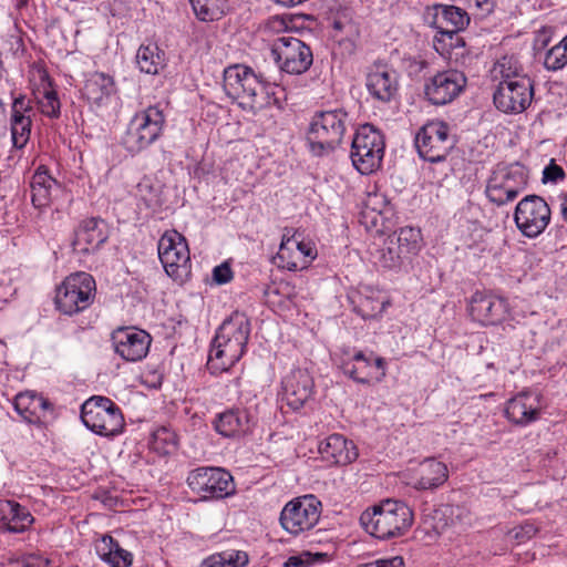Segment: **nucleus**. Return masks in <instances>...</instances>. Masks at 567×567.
I'll use <instances>...</instances> for the list:
<instances>
[{
    "instance_id": "5fc2aeb1",
    "label": "nucleus",
    "mask_w": 567,
    "mask_h": 567,
    "mask_svg": "<svg viewBox=\"0 0 567 567\" xmlns=\"http://www.w3.org/2000/svg\"><path fill=\"white\" fill-rule=\"evenodd\" d=\"M298 251H300V257L302 261H305V268L317 257V249L311 241H305L297 239Z\"/></svg>"
},
{
    "instance_id": "680f3d73",
    "label": "nucleus",
    "mask_w": 567,
    "mask_h": 567,
    "mask_svg": "<svg viewBox=\"0 0 567 567\" xmlns=\"http://www.w3.org/2000/svg\"><path fill=\"white\" fill-rule=\"evenodd\" d=\"M29 0H17V8L21 9L28 4Z\"/></svg>"
},
{
    "instance_id": "bb28decb",
    "label": "nucleus",
    "mask_w": 567,
    "mask_h": 567,
    "mask_svg": "<svg viewBox=\"0 0 567 567\" xmlns=\"http://www.w3.org/2000/svg\"><path fill=\"white\" fill-rule=\"evenodd\" d=\"M322 458L336 465H347L358 457L357 446L341 434H332L319 444Z\"/></svg>"
},
{
    "instance_id": "37998d69",
    "label": "nucleus",
    "mask_w": 567,
    "mask_h": 567,
    "mask_svg": "<svg viewBox=\"0 0 567 567\" xmlns=\"http://www.w3.org/2000/svg\"><path fill=\"white\" fill-rule=\"evenodd\" d=\"M195 16L200 21H213L216 18V10L210 3L212 0H189Z\"/></svg>"
},
{
    "instance_id": "f03ea898",
    "label": "nucleus",
    "mask_w": 567,
    "mask_h": 567,
    "mask_svg": "<svg viewBox=\"0 0 567 567\" xmlns=\"http://www.w3.org/2000/svg\"><path fill=\"white\" fill-rule=\"evenodd\" d=\"M360 523L367 533L379 539L405 534L413 523L412 509L401 501L385 499L364 511Z\"/></svg>"
},
{
    "instance_id": "7ed1b4c3",
    "label": "nucleus",
    "mask_w": 567,
    "mask_h": 567,
    "mask_svg": "<svg viewBox=\"0 0 567 567\" xmlns=\"http://www.w3.org/2000/svg\"><path fill=\"white\" fill-rule=\"evenodd\" d=\"M349 125V114L343 109L316 112L307 131L311 153L323 156L333 152L342 143Z\"/></svg>"
},
{
    "instance_id": "393cba45",
    "label": "nucleus",
    "mask_w": 567,
    "mask_h": 567,
    "mask_svg": "<svg viewBox=\"0 0 567 567\" xmlns=\"http://www.w3.org/2000/svg\"><path fill=\"white\" fill-rule=\"evenodd\" d=\"M29 105L24 96L14 97L11 107L10 131L13 147L21 150L30 140L32 121Z\"/></svg>"
},
{
    "instance_id": "473e14b6",
    "label": "nucleus",
    "mask_w": 567,
    "mask_h": 567,
    "mask_svg": "<svg viewBox=\"0 0 567 567\" xmlns=\"http://www.w3.org/2000/svg\"><path fill=\"white\" fill-rule=\"evenodd\" d=\"M298 251L297 238L284 235L276 259L278 266L289 271L302 270L305 268L303 257Z\"/></svg>"
},
{
    "instance_id": "f8f14e48",
    "label": "nucleus",
    "mask_w": 567,
    "mask_h": 567,
    "mask_svg": "<svg viewBox=\"0 0 567 567\" xmlns=\"http://www.w3.org/2000/svg\"><path fill=\"white\" fill-rule=\"evenodd\" d=\"M271 56L279 69L289 74H302L313 62L311 49L298 38H277L271 45Z\"/></svg>"
},
{
    "instance_id": "ddd939ff",
    "label": "nucleus",
    "mask_w": 567,
    "mask_h": 567,
    "mask_svg": "<svg viewBox=\"0 0 567 567\" xmlns=\"http://www.w3.org/2000/svg\"><path fill=\"white\" fill-rule=\"evenodd\" d=\"M551 210L547 202L538 195H527L518 202L514 221L518 230L528 238H536L550 223Z\"/></svg>"
},
{
    "instance_id": "bf43d9fd",
    "label": "nucleus",
    "mask_w": 567,
    "mask_h": 567,
    "mask_svg": "<svg viewBox=\"0 0 567 567\" xmlns=\"http://www.w3.org/2000/svg\"><path fill=\"white\" fill-rule=\"evenodd\" d=\"M560 215L563 219L567 223V192L560 195Z\"/></svg>"
},
{
    "instance_id": "c85d7f7f",
    "label": "nucleus",
    "mask_w": 567,
    "mask_h": 567,
    "mask_svg": "<svg viewBox=\"0 0 567 567\" xmlns=\"http://www.w3.org/2000/svg\"><path fill=\"white\" fill-rule=\"evenodd\" d=\"M413 487L417 491H433L441 487L449 478L445 463L434 457L425 458L415 471Z\"/></svg>"
},
{
    "instance_id": "20e7f679",
    "label": "nucleus",
    "mask_w": 567,
    "mask_h": 567,
    "mask_svg": "<svg viewBox=\"0 0 567 567\" xmlns=\"http://www.w3.org/2000/svg\"><path fill=\"white\" fill-rule=\"evenodd\" d=\"M527 183V172L518 162L497 164L487 179L485 195L491 203L503 206L514 202Z\"/></svg>"
},
{
    "instance_id": "9b49d317",
    "label": "nucleus",
    "mask_w": 567,
    "mask_h": 567,
    "mask_svg": "<svg viewBox=\"0 0 567 567\" xmlns=\"http://www.w3.org/2000/svg\"><path fill=\"white\" fill-rule=\"evenodd\" d=\"M158 257L166 274L183 281L190 274V257L186 239L176 230L166 231L158 241Z\"/></svg>"
},
{
    "instance_id": "4c0bfd02",
    "label": "nucleus",
    "mask_w": 567,
    "mask_h": 567,
    "mask_svg": "<svg viewBox=\"0 0 567 567\" xmlns=\"http://www.w3.org/2000/svg\"><path fill=\"white\" fill-rule=\"evenodd\" d=\"M140 70L147 74H157L163 66V59L156 45H141L136 53Z\"/></svg>"
},
{
    "instance_id": "9d476101",
    "label": "nucleus",
    "mask_w": 567,
    "mask_h": 567,
    "mask_svg": "<svg viewBox=\"0 0 567 567\" xmlns=\"http://www.w3.org/2000/svg\"><path fill=\"white\" fill-rule=\"evenodd\" d=\"M321 502L312 494L295 497L280 512V526L290 535L298 536L311 530L319 522Z\"/></svg>"
},
{
    "instance_id": "49530a36",
    "label": "nucleus",
    "mask_w": 567,
    "mask_h": 567,
    "mask_svg": "<svg viewBox=\"0 0 567 567\" xmlns=\"http://www.w3.org/2000/svg\"><path fill=\"white\" fill-rule=\"evenodd\" d=\"M8 561L10 565H18L19 567H47L49 559L38 555H30L25 558L9 557Z\"/></svg>"
},
{
    "instance_id": "6e6552de",
    "label": "nucleus",
    "mask_w": 567,
    "mask_h": 567,
    "mask_svg": "<svg viewBox=\"0 0 567 567\" xmlns=\"http://www.w3.org/2000/svg\"><path fill=\"white\" fill-rule=\"evenodd\" d=\"M266 81L252 69L235 64L224 71V90L226 94L243 107L252 109L257 96L266 89Z\"/></svg>"
},
{
    "instance_id": "f704fd0d",
    "label": "nucleus",
    "mask_w": 567,
    "mask_h": 567,
    "mask_svg": "<svg viewBox=\"0 0 567 567\" xmlns=\"http://www.w3.org/2000/svg\"><path fill=\"white\" fill-rule=\"evenodd\" d=\"M249 561L248 554L239 549H226L205 558L200 567H246Z\"/></svg>"
},
{
    "instance_id": "a19ab883",
    "label": "nucleus",
    "mask_w": 567,
    "mask_h": 567,
    "mask_svg": "<svg viewBox=\"0 0 567 567\" xmlns=\"http://www.w3.org/2000/svg\"><path fill=\"white\" fill-rule=\"evenodd\" d=\"M39 109L41 113L51 118L60 116V101L56 92L52 87H45L42 92V96L38 99Z\"/></svg>"
},
{
    "instance_id": "69168bd1",
    "label": "nucleus",
    "mask_w": 567,
    "mask_h": 567,
    "mask_svg": "<svg viewBox=\"0 0 567 567\" xmlns=\"http://www.w3.org/2000/svg\"><path fill=\"white\" fill-rule=\"evenodd\" d=\"M520 532L515 533V538H519Z\"/></svg>"
},
{
    "instance_id": "864d4df0",
    "label": "nucleus",
    "mask_w": 567,
    "mask_h": 567,
    "mask_svg": "<svg viewBox=\"0 0 567 567\" xmlns=\"http://www.w3.org/2000/svg\"><path fill=\"white\" fill-rule=\"evenodd\" d=\"M31 200L37 208L45 207L51 200V190L41 187H31Z\"/></svg>"
},
{
    "instance_id": "2eb2a0df",
    "label": "nucleus",
    "mask_w": 567,
    "mask_h": 567,
    "mask_svg": "<svg viewBox=\"0 0 567 567\" xmlns=\"http://www.w3.org/2000/svg\"><path fill=\"white\" fill-rule=\"evenodd\" d=\"M419 155L431 163L443 162L454 147L446 123L432 121L423 125L415 136Z\"/></svg>"
},
{
    "instance_id": "603ef678",
    "label": "nucleus",
    "mask_w": 567,
    "mask_h": 567,
    "mask_svg": "<svg viewBox=\"0 0 567 567\" xmlns=\"http://www.w3.org/2000/svg\"><path fill=\"white\" fill-rule=\"evenodd\" d=\"M233 270L227 261L213 269V280L217 285L228 284L233 279Z\"/></svg>"
},
{
    "instance_id": "b1692460",
    "label": "nucleus",
    "mask_w": 567,
    "mask_h": 567,
    "mask_svg": "<svg viewBox=\"0 0 567 567\" xmlns=\"http://www.w3.org/2000/svg\"><path fill=\"white\" fill-rule=\"evenodd\" d=\"M313 379L306 369L292 370L282 381L284 398L295 411L301 409L313 394Z\"/></svg>"
},
{
    "instance_id": "7c9ffc66",
    "label": "nucleus",
    "mask_w": 567,
    "mask_h": 567,
    "mask_svg": "<svg viewBox=\"0 0 567 567\" xmlns=\"http://www.w3.org/2000/svg\"><path fill=\"white\" fill-rule=\"evenodd\" d=\"M214 427L225 437H237L250 430L249 414L246 410L231 409L218 414Z\"/></svg>"
},
{
    "instance_id": "72a5a7b5",
    "label": "nucleus",
    "mask_w": 567,
    "mask_h": 567,
    "mask_svg": "<svg viewBox=\"0 0 567 567\" xmlns=\"http://www.w3.org/2000/svg\"><path fill=\"white\" fill-rule=\"evenodd\" d=\"M390 236L393 239L392 243L398 244L409 259L417 255L423 246L421 230L415 227H401Z\"/></svg>"
},
{
    "instance_id": "58836bf2",
    "label": "nucleus",
    "mask_w": 567,
    "mask_h": 567,
    "mask_svg": "<svg viewBox=\"0 0 567 567\" xmlns=\"http://www.w3.org/2000/svg\"><path fill=\"white\" fill-rule=\"evenodd\" d=\"M151 446L159 454H171L177 447V435L168 427H158L153 432Z\"/></svg>"
},
{
    "instance_id": "e433bc0d",
    "label": "nucleus",
    "mask_w": 567,
    "mask_h": 567,
    "mask_svg": "<svg viewBox=\"0 0 567 567\" xmlns=\"http://www.w3.org/2000/svg\"><path fill=\"white\" fill-rule=\"evenodd\" d=\"M392 241V237L389 236L384 246L380 248L374 256L375 262L388 269L399 268L405 259H409L398 244H393Z\"/></svg>"
},
{
    "instance_id": "de8ad7c7",
    "label": "nucleus",
    "mask_w": 567,
    "mask_h": 567,
    "mask_svg": "<svg viewBox=\"0 0 567 567\" xmlns=\"http://www.w3.org/2000/svg\"><path fill=\"white\" fill-rule=\"evenodd\" d=\"M54 185H56V181L43 167H39L32 176L30 187H41L51 190Z\"/></svg>"
},
{
    "instance_id": "13d9d810",
    "label": "nucleus",
    "mask_w": 567,
    "mask_h": 567,
    "mask_svg": "<svg viewBox=\"0 0 567 567\" xmlns=\"http://www.w3.org/2000/svg\"><path fill=\"white\" fill-rule=\"evenodd\" d=\"M305 559L302 558V556H290L286 563H285V567H301L305 565Z\"/></svg>"
},
{
    "instance_id": "a211bd4d",
    "label": "nucleus",
    "mask_w": 567,
    "mask_h": 567,
    "mask_svg": "<svg viewBox=\"0 0 567 567\" xmlns=\"http://www.w3.org/2000/svg\"><path fill=\"white\" fill-rule=\"evenodd\" d=\"M112 347L123 360L136 362L148 353L152 337L145 331L131 327H120L111 334Z\"/></svg>"
},
{
    "instance_id": "39448f33",
    "label": "nucleus",
    "mask_w": 567,
    "mask_h": 567,
    "mask_svg": "<svg viewBox=\"0 0 567 567\" xmlns=\"http://www.w3.org/2000/svg\"><path fill=\"white\" fill-rule=\"evenodd\" d=\"M96 284L87 272H75L68 276L55 291L56 309L68 316L87 309L95 299Z\"/></svg>"
},
{
    "instance_id": "f257e3e1",
    "label": "nucleus",
    "mask_w": 567,
    "mask_h": 567,
    "mask_svg": "<svg viewBox=\"0 0 567 567\" xmlns=\"http://www.w3.org/2000/svg\"><path fill=\"white\" fill-rule=\"evenodd\" d=\"M250 334V323L243 313H234L218 328L207 367L217 374L229 370L243 357Z\"/></svg>"
},
{
    "instance_id": "c9c22d12",
    "label": "nucleus",
    "mask_w": 567,
    "mask_h": 567,
    "mask_svg": "<svg viewBox=\"0 0 567 567\" xmlns=\"http://www.w3.org/2000/svg\"><path fill=\"white\" fill-rule=\"evenodd\" d=\"M491 74L494 81L505 83L516 81L519 78H529L523 73V68L514 56L501 58L492 68Z\"/></svg>"
},
{
    "instance_id": "79ce46f5",
    "label": "nucleus",
    "mask_w": 567,
    "mask_h": 567,
    "mask_svg": "<svg viewBox=\"0 0 567 567\" xmlns=\"http://www.w3.org/2000/svg\"><path fill=\"white\" fill-rule=\"evenodd\" d=\"M386 302L383 299L364 296L358 303V313L363 319H372L381 315L385 309Z\"/></svg>"
},
{
    "instance_id": "09e8293b",
    "label": "nucleus",
    "mask_w": 567,
    "mask_h": 567,
    "mask_svg": "<svg viewBox=\"0 0 567 567\" xmlns=\"http://www.w3.org/2000/svg\"><path fill=\"white\" fill-rule=\"evenodd\" d=\"M118 545L112 536L104 535L95 544V551L99 557L104 561L106 557L110 558L111 551Z\"/></svg>"
},
{
    "instance_id": "f3484780",
    "label": "nucleus",
    "mask_w": 567,
    "mask_h": 567,
    "mask_svg": "<svg viewBox=\"0 0 567 567\" xmlns=\"http://www.w3.org/2000/svg\"><path fill=\"white\" fill-rule=\"evenodd\" d=\"M467 79L458 70L450 69L437 72L424 84L425 99L433 105L453 102L466 87Z\"/></svg>"
},
{
    "instance_id": "cd10ccee",
    "label": "nucleus",
    "mask_w": 567,
    "mask_h": 567,
    "mask_svg": "<svg viewBox=\"0 0 567 567\" xmlns=\"http://www.w3.org/2000/svg\"><path fill=\"white\" fill-rule=\"evenodd\" d=\"M13 406L23 421L39 424L51 408V403L34 391H25L16 395Z\"/></svg>"
},
{
    "instance_id": "0e129e2a",
    "label": "nucleus",
    "mask_w": 567,
    "mask_h": 567,
    "mask_svg": "<svg viewBox=\"0 0 567 567\" xmlns=\"http://www.w3.org/2000/svg\"><path fill=\"white\" fill-rule=\"evenodd\" d=\"M1 564L2 566L19 567L18 565H10L8 559L6 561H2Z\"/></svg>"
},
{
    "instance_id": "4be33fe9",
    "label": "nucleus",
    "mask_w": 567,
    "mask_h": 567,
    "mask_svg": "<svg viewBox=\"0 0 567 567\" xmlns=\"http://www.w3.org/2000/svg\"><path fill=\"white\" fill-rule=\"evenodd\" d=\"M470 316L483 326L498 324L508 313V305L504 298L475 292L468 306Z\"/></svg>"
},
{
    "instance_id": "2f4dec72",
    "label": "nucleus",
    "mask_w": 567,
    "mask_h": 567,
    "mask_svg": "<svg viewBox=\"0 0 567 567\" xmlns=\"http://www.w3.org/2000/svg\"><path fill=\"white\" fill-rule=\"evenodd\" d=\"M435 23L442 33L453 35L470 23V17L458 7L441 6L436 9Z\"/></svg>"
},
{
    "instance_id": "052dcab7",
    "label": "nucleus",
    "mask_w": 567,
    "mask_h": 567,
    "mask_svg": "<svg viewBox=\"0 0 567 567\" xmlns=\"http://www.w3.org/2000/svg\"><path fill=\"white\" fill-rule=\"evenodd\" d=\"M520 532H523L527 537H530L536 530L532 525H527L525 527H520Z\"/></svg>"
},
{
    "instance_id": "5701e85b",
    "label": "nucleus",
    "mask_w": 567,
    "mask_h": 567,
    "mask_svg": "<svg viewBox=\"0 0 567 567\" xmlns=\"http://www.w3.org/2000/svg\"><path fill=\"white\" fill-rule=\"evenodd\" d=\"M109 238L105 220L91 217L83 219L74 230L73 249L80 254L96 251Z\"/></svg>"
},
{
    "instance_id": "a878e982",
    "label": "nucleus",
    "mask_w": 567,
    "mask_h": 567,
    "mask_svg": "<svg viewBox=\"0 0 567 567\" xmlns=\"http://www.w3.org/2000/svg\"><path fill=\"white\" fill-rule=\"evenodd\" d=\"M115 93L116 85L113 76L103 72L90 73L82 89V96L95 106L106 104Z\"/></svg>"
},
{
    "instance_id": "c756f323",
    "label": "nucleus",
    "mask_w": 567,
    "mask_h": 567,
    "mask_svg": "<svg viewBox=\"0 0 567 567\" xmlns=\"http://www.w3.org/2000/svg\"><path fill=\"white\" fill-rule=\"evenodd\" d=\"M34 522L31 513L19 503L0 499V529L9 533H23Z\"/></svg>"
},
{
    "instance_id": "3c124183",
    "label": "nucleus",
    "mask_w": 567,
    "mask_h": 567,
    "mask_svg": "<svg viewBox=\"0 0 567 567\" xmlns=\"http://www.w3.org/2000/svg\"><path fill=\"white\" fill-rule=\"evenodd\" d=\"M565 172L561 166L557 165L554 159L544 168L543 172V182L548 183H557L558 181L564 179Z\"/></svg>"
},
{
    "instance_id": "8fccbe9b",
    "label": "nucleus",
    "mask_w": 567,
    "mask_h": 567,
    "mask_svg": "<svg viewBox=\"0 0 567 567\" xmlns=\"http://www.w3.org/2000/svg\"><path fill=\"white\" fill-rule=\"evenodd\" d=\"M554 29L551 27H543L536 31L533 48L535 51L544 50L551 41Z\"/></svg>"
},
{
    "instance_id": "e2e57ef3",
    "label": "nucleus",
    "mask_w": 567,
    "mask_h": 567,
    "mask_svg": "<svg viewBox=\"0 0 567 567\" xmlns=\"http://www.w3.org/2000/svg\"><path fill=\"white\" fill-rule=\"evenodd\" d=\"M3 117H4V107H3L2 102L0 101V123L2 122Z\"/></svg>"
},
{
    "instance_id": "4468645a",
    "label": "nucleus",
    "mask_w": 567,
    "mask_h": 567,
    "mask_svg": "<svg viewBox=\"0 0 567 567\" xmlns=\"http://www.w3.org/2000/svg\"><path fill=\"white\" fill-rule=\"evenodd\" d=\"M189 488L203 499H220L235 492L233 476L219 467H198L186 480Z\"/></svg>"
},
{
    "instance_id": "aec40b11",
    "label": "nucleus",
    "mask_w": 567,
    "mask_h": 567,
    "mask_svg": "<svg viewBox=\"0 0 567 567\" xmlns=\"http://www.w3.org/2000/svg\"><path fill=\"white\" fill-rule=\"evenodd\" d=\"M369 94L377 101L389 103L398 96L399 74L388 64H373L365 79Z\"/></svg>"
},
{
    "instance_id": "a18cd8bd",
    "label": "nucleus",
    "mask_w": 567,
    "mask_h": 567,
    "mask_svg": "<svg viewBox=\"0 0 567 567\" xmlns=\"http://www.w3.org/2000/svg\"><path fill=\"white\" fill-rule=\"evenodd\" d=\"M104 561L111 567H130L133 561V555L117 545L114 550L111 551L110 558L106 557Z\"/></svg>"
},
{
    "instance_id": "423d86ee",
    "label": "nucleus",
    "mask_w": 567,
    "mask_h": 567,
    "mask_svg": "<svg viewBox=\"0 0 567 567\" xmlns=\"http://www.w3.org/2000/svg\"><path fill=\"white\" fill-rule=\"evenodd\" d=\"M165 115L157 105H151L137 112L130 121L123 138V145L131 154H137L153 143L163 134Z\"/></svg>"
},
{
    "instance_id": "ea45409f",
    "label": "nucleus",
    "mask_w": 567,
    "mask_h": 567,
    "mask_svg": "<svg viewBox=\"0 0 567 567\" xmlns=\"http://www.w3.org/2000/svg\"><path fill=\"white\" fill-rule=\"evenodd\" d=\"M567 65V35L549 49L544 59V66L548 71H558Z\"/></svg>"
},
{
    "instance_id": "6e6d98bb",
    "label": "nucleus",
    "mask_w": 567,
    "mask_h": 567,
    "mask_svg": "<svg viewBox=\"0 0 567 567\" xmlns=\"http://www.w3.org/2000/svg\"><path fill=\"white\" fill-rule=\"evenodd\" d=\"M404 560L401 556L377 559L374 561L362 565L361 567H402Z\"/></svg>"
},
{
    "instance_id": "6ab92c4d",
    "label": "nucleus",
    "mask_w": 567,
    "mask_h": 567,
    "mask_svg": "<svg viewBox=\"0 0 567 567\" xmlns=\"http://www.w3.org/2000/svg\"><path fill=\"white\" fill-rule=\"evenodd\" d=\"M341 369L353 381L363 384L379 383L386 375L385 360L373 357L372 352L370 355L362 351L355 352L351 359L342 362Z\"/></svg>"
},
{
    "instance_id": "0eeeda50",
    "label": "nucleus",
    "mask_w": 567,
    "mask_h": 567,
    "mask_svg": "<svg viewBox=\"0 0 567 567\" xmlns=\"http://www.w3.org/2000/svg\"><path fill=\"white\" fill-rule=\"evenodd\" d=\"M81 420L92 432L102 436H114L124 429L121 409L109 398L94 395L81 406Z\"/></svg>"
},
{
    "instance_id": "c03bdc74",
    "label": "nucleus",
    "mask_w": 567,
    "mask_h": 567,
    "mask_svg": "<svg viewBox=\"0 0 567 567\" xmlns=\"http://www.w3.org/2000/svg\"><path fill=\"white\" fill-rule=\"evenodd\" d=\"M386 206L384 198L378 194H370L364 204V210L362 212L363 216L368 217L370 213L374 214L371 216V221L373 224L377 223V215H381L383 212V207Z\"/></svg>"
},
{
    "instance_id": "4d7b16f0",
    "label": "nucleus",
    "mask_w": 567,
    "mask_h": 567,
    "mask_svg": "<svg viewBox=\"0 0 567 567\" xmlns=\"http://www.w3.org/2000/svg\"><path fill=\"white\" fill-rule=\"evenodd\" d=\"M475 6L482 11L489 13L493 10L494 2L492 0H473Z\"/></svg>"
},
{
    "instance_id": "dca6fc26",
    "label": "nucleus",
    "mask_w": 567,
    "mask_h": 567,
    "mask_svg": "<svg viewBox=\"0 0 567 567\" xmlns=\"http://www.w3.org/2000/svg\"><path fill=\"white\" fill-rule=\"evenodd\" d=\"M534 99V81L519 78L516 81L498 83L493 93L495 107L504 114H520L532 104Z\"/></svg>"
},
{
    "instance_id": "1a4fd4ad",
    "label": "nucleus",
    "mask_w": 567,
    "mask_h": 567,
    "mask_svg": "<svg viewBox=\"0 0 567 567\" xmlns=\"http://www.w3.org/2000/svg\"><path fill=\"white\" fill-rule=\"evenodd\" d=\"M384 154L382 134L372 125L364 124L354 134L351 144V161L361 174H371L380 167Z\"/></svg>"
},
{
    "instance_id": "412c9836",
    "label": "nucleus",
    "mask_w": 567,
    "mask_h": 567,
    "mask_svg": "<svg viewBox=\"0 0 567 567\" xmlns=\"http://www.w3.org/2000/svg\"><path fill=\"white\" fill-rule=\"evenodd\" d=\"M542 410L540 394L523 391L506 402L504 413L511 423L526 426L539 419Z\"/></svg>"
}]
</instances>
